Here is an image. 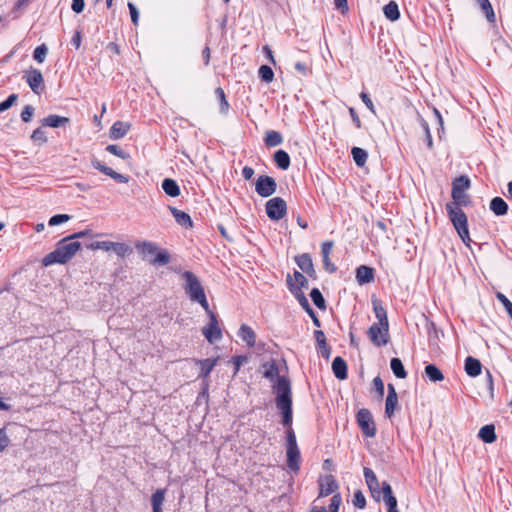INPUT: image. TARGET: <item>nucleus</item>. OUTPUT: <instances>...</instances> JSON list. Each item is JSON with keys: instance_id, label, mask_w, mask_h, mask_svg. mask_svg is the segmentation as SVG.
<instances>
[{"instance_id": "nucleus-1", "label": "nucleus", "mask_w": 512, "mask_h": 512, "mask_svg": "<svg viewBox=\"0 0 512 512\" xmlns=\"http://www.w3.org/2000/svg\"><path fill=\"white\" fill-rule=\"evenodd\" d=\"M275 404L282 415V424L286 429V456L287 466L291 471L297 472L300 469V450L297 445L296 435L293 430V411H292V390L291 383L280 378L275 386Z\"/></svg>"}, {"instance_id": "nucleus-2", "label": "nucleus", "mask_w": 512, "mask_h": 512, "mask_svg": "<svg viewBox=\"0 0 512 512\" xmlns=\"http://www.w3.org/2000/svg\"><path fill=\"white\" fill-rule=\"evenodd\" d=\"M80 248L81 243L79 241H73L66 236L56 244V248L52 252L43 257L42 265L48 267L53 264H66Z\"/></svg>"}, {"instance_id": "nucleus-3", "label": "nucleus", "mask_w": 512, "mask_h": 512, "mask_svg": "<svg viewBox=\"0 0 512 512\" xmlns=\"http://www.w3.org/2000/svg\"><path fill=\"white\" fill-rule=\"evenodd\" d=\"M181 277L184 280L183 289L189 299L192 302L199 303L205 311H208L209 303L198 277L191 271L183 272Z\"/></svg>"}, {"instance_id": "nucleus-4", "label": "nucleus", "mask_w": 512, "mask_h": 512, "mask_svg": "<svg viewBox=\"0 0 512 512\" xmlns=\"http://www.w3.org/2000/svg\"><path fill=\"white\" fill-rule=\"evenodd\" d=\"M446 211L448 217L453 224L455 230L457 231L461 240L468 245L470 241V235L468 230V220L465 212L461 209V207H457V204L447 203Z\"/></svg>"}, {"instance_id": "nucleus-5", "label": "nucleus", "mask_w": 512, "mask_h": 512, "mask_svg": "<svg viewBox=\"0 0 512 512\" xmlns=\"http://www.w3.org/2000/svg\"><path fill=\"white\" fill-rule=\"evenodd\" d=\"M137 251L145 258L153 256V259H148L149 263L154 266H164L170 262V254L165 249H159L157 245L151 241H139L135 245Z\"/></svg>"}, {"instance_id": "nucleus-6", "label": "nucleus", "mask_w": 512, "mask_h": 512, "mask_svg": "<svg viewBox=\"0 0 512 512\" xmlns=\"http://www.w3.org/2000/svg\"><path fill=\"white\" fill-rule=\"evenodd\" d=\"M470 187V179L465 176L461 175L457 178H455L452 182V192L451 196L453 198L454 204H457V207H460L461 205H467L468 203V197L465 194V191Z\"/></svg>"}, {"instance_id": "nucleus-7", "label": "nucleus", "mask_w": 512, "mask_h": 512, "mask_svg": "<svg viewBox=\"0 0 512 512\" xmlns=\"http://www.w3.org/2000/svg\"><path fill=\"white\" fill-rule=\"evenodd\" d=\"M356 421L364 436L369 438L375 437L377 428L373 416L368 409H360L356 414Z\"/></svg>"}, {"instance_id": "nucleus-8", "label": "nucleus", "mask_w": 512, "mask_h": 512, "mask_svg": "<svg viewBox=\"0 0 512 512\" xmlns=\"http://www.w3.org/2000/svg\"><path fill=\"white\" fill-rule=\"evenodd\" d=\"M209 317V323L202 328V333L206 340L213 344L222 339V332L219 327V322L216 314L211 311L210 307H208V311H205Z\"/></svg>"}, {"instance_id": "nucleus-9", "label": "nucleus", "mask_w": 512, "mask_h": 512, "mask_svg": "<svg viewBox=\"0 0 512 512\" xmlns=\"http://www.w3.org/2000/svg\"><path fill=\"white\" fill-rule=\"evenodd\" d=\"M367 335L374 346H385L388 344L390 339L389 325L374 323L369 327Z\"/></svg>"}, {"instance_id": "nucleus-10", "label": "nucleus", "mask_w": 512, "mask_h": 512, "mask_svg": "<svg viewBox=\"0 0 512 512\" xmlns=\"http://www.w3.org/2000/svg\"><path fill=\"white\" fill-rule=\"evenodd\" d=\"M266 214L272 221L281 220L287 213L286 201L281 197L269 199L265 204Z\"/></svg>"}, {"instance_id": "nucleus-11", "label": "nucleus", "mask_w": 512, "mask_h": 512, "mask_svg": "<svg viewBox=\"0 0 512 512\" xmlns=\"http://www.w3.org/2000/svg\"><path fill=\"white\" fill-rule=\"evenodd\" d=\"M277 183L276 180L268 175H260L255 182V191L256 193L263 197L267 198L273 195L276 192Z\"/></svg>"}, {"instance_id": "nucleus-12", "label": "nucleus", "mask_w": 512, "mask_h": 512, "mask_svg": "<svg viewBox=\"0 0 512 512\" xmlns=\"http://www.w3.org/2000/svg\"><path fill=\"white\" fill-rule=\"evenodd\" d=\"M363 474H364L365 482L369 488V491H370L372 497L376 501H380V494H381L380 483L377 479L376 474L374 473V471L371 468H368V467H365L363 469Z\"/></svg>"}, {"instance_id": "nucleus-13", "label": "nucleus", "mask_w": 512, "mask_h": 512, "mask_svg": "<svg viewBox=\"0 0 512 512\" xmlns=\"http://www.w3.org/2000/svg\"><path fill=\"white\" fill-rule=\"evenodd\" d=\"M24 78L34 93L39 94L41 92L44 80L40 70L31 68L25 72Z\"/></svg>"}, {"instance_id": "nucleus-14", "label": "nucleus", "mask_w": 512, "mask_h": 512, "mask_svg": "<svg viewBox=\"0 0 512 512\" xmlns=\"http://www.w3.org/2000/svg\"><path fill=\"white\" fill-rule=\"evenodd\" d=\"M287 286L289 291L295 296L298 300L300 306L305 310V312L309 315L314 312L312 307L310 306L308 299L305 294L300 290V287H296L290 275L287 276Z\"/></svg>"}, {"instance_id": "nucleus-15", "label": "nucleus", "mask_w": 512, "mask_h": 512, "mask_svg": "<svg viewBox=\"0 0 512 512\" xmlns=\"http://www.w3.org/2000/svg\"><path fill=\"white\" fill-rule=\"evenodd\" d=\"M91 165L95 169H97L100 172H102L103 174L111 177L112 179H114L118 183H128V181H129V177L128 176H126L124 174H120V173L114 171L112 168L106 166L105 164H103L101 161H99L96 158L91 160Z\"/></svg>"}, {"instance_id": "nucleus-16", "label": "nucleus", "mask_w": 512, "mask_h": 512, "mask_svg": "<svg viewBox=\"0 0 512 512\" xmlns=\"http://www.w3.org/2000/svg\"><path fill=\"white\" fill-rule=\"evenodd\" d=\"M388 394L385 401V415L391 418L398 407V396L393 384H388Z\"/></svg>"}, {"instance_id": "nucleus-17", "label": "nucleus", "mask_w": 512, "mask_h": 512, "mask_svg": "<svg viewBox=\"0 0 512 512\" xmlns=\"http://www.w3.org/2000/svg\"><path fill=\"white\" fill-rule=\"evenodd\" d=\"M320 491L319 497H326L338 490V483L333 475H326L319 481Z\"/></svg>"}, {"instance_id": "nucleus-18", "label": "nucleus", "mask_w": 512, "mask_h": 512, "mask_svg": "<svg viewBox=\"0 0 512 512\" xmlns=\"http://www.w3.org/2000/svg\"><path fill=\"white\" fill-rule=\"evenodd\" d=\"M381 489L383 493V499L388 507V512H399L397 508V499L393 495L392 487L388 482H382Z\"/></svg>"}, {"instance_id": "nucleus-19", "label": "nucleus", "mask_w": 512, "mask_h": 512, "mask_svg": "<svg viewBox=\"0 0 512 512\" xmlns=\"http://www.w3.org/2000/svg\"><path fill=\"white\" fill-rule=\"evenodd\" d=\"M298 267L310 277H315L316 271L312 262V258L308 253H303L295 257Z\"/></svg>"}, {"instance_id": "nucleus-20", "label": "nucleus", "mask_w": 512, "mask_h": 512, "mask_svg": "<svg viewBox=\"0 0 512 512\" xmlns=\"http://www.w3.org/2000/svg\"><path fill=\"white\" fill-rule=\"evenodd\" d=\"M263 367L265 368V370L263 372V377H265L266 379H268L270 381H274L276 379V382L273 385L274 393H275V386L277 385L280 378H285L290 382L288 377L279 376V369H278L277 364L274 361L264 364Z\"/></svg>"}, {"instance_id": "nucleus-21", "label": "nucleus", "mask_w": 512, "mask_h": 512, "mask_svg": "<svg viewBox=\"0 0 512 512\" xmlns=\"http://www.w3.org/2000/svg\"><path fill=\"white\" fill-rule=\"evenodd\" d=\"M356 280L360 285L371 283L374 280V269L366 265H360L356 269Z\"/></svg>"}, {"instance_id": "nucleus-22", "label": "nucleus", "mask_w": 512, "mask_h": 512, "mask_svg": "<svg viewBox=\"0 0 512 512\" xmlns=\"http://www.w3.org/2000/svg\"><path fill=\"white\" fill-rule=\"evenodd\" d=\"M332 371L334 376L339 380H345L347 378V364L342 357L337 356L334 358L332 362Z\"/></svg>"}, {"instance_id": "nucleus-23", "label": "nucleus", "mask_w": 512, "mask_h": 512, "mask_svg": "<svg viewBox=\"0 0 512 512\" xmlns=\"http://www.w3.org/2000/svg\"><path fill=\"white\" fill-rule=\"evenodd\" d=\"M238 336L248 347H254L256 343V333L247 324H242L238 331Z\"/></svg>"}, {"instance_id": "nucleus-24", "label": "nucleus", "mask_w": 512, "mask_h": 512, "mask_svg": "<svg viewBox=\"0 0 512 512\" xmlns=\"http://www.w3.org/2000/svg\"><path fill=\"white\" fill-rule=\"evenodd\" d=\"M130 130V124L122 121H116L110 128V138L118 140L123 138Z\"/></svg>"}, {"instance_id": "nucleus-25", "label": "nucleus", "mask_w": 512, "mask_h": 512, "mask_svg": "<svg viewBox=\"0 0 512 512\" xmlns=\"http://www.w3.org/2000/svg\"><path fill=\"white\" fill-rule=\"evenodd\" d=\"M43 126L58 128L61 126H65L70 123V119L68 117L59 116L56 114H50L47 117L41 120Z\"/></svg>"}, {"instance_id": "nucleus-26", "label": "nucleus", "mask_w": 512, "mask_h": 512, "mask_svg": "<svg viewBox=\"0 0 512 512\" xmlns=\"http://www.w3.org/2000/svg\"><path fill=\"white\" fill-rule=\"evenodd\" d=\"M168 209L170 210V212L172 213L173 217L175 218L176 222L179 225L185 228H191L193 226L192 219L188 213L178 210L173 206H168Z\"/></svg>"}, {"instance_id": "nucleus-27", "label": "nucleus", "mask_w": 512, "mask_h": 512, "mask_svg": "<svg viewBox=\"0 0 512 512\" xmlns=\"http://www.w3.org/2000/svg\"><path fill=\"white\" fill-rule=\"evenodd\" d=\"M478 437L486 444H491L496 441L497 436L495 433V426L487 424L480 428Z\"/></svg>"}, {"instance_id": "nucleus-28", "label": "nucleus", "mask_w": 512, "mask_h": 512, "mask_svg": "<svg viewBox=\"0 0 512 512\" xmlns=\"http://www.w3.org/2000/svg\"><path fill=\"white\" fill-rule=\"evenodd\" d=\"M490 210L496 215V216H504L508 212V205L501 197H494L490 201L489 205Z\"/></svg>"}, {"instance_id": "nucleus-29", "label": "nucleus", "mask_w": 512, "mask_h": 512, "mask_svg": "<svg viewBox=\"0 0 512 512\" xmlns=\"http://www.w3.org/2000/svg\"><path fill=\"white\" fill-rule=\"evenodd\" d=\"M465 372L471 376V377H476L478 375H480L481 373V370H482V364L481 362L474 358V357H467L466 360H465Z\"/></svg>"}, {"instance_id": "nucleus-30", "label": "nucleus", "mask_w": 512, "mask_h": 512, "mask_svg": "<svg viewBox=\"0 0 512 512\" xmlns=\"http://www.w3.org/2000/svg\"><path fill=\"white\" fill-rule=\"evenodd\" d=\"M161 187L163 191L170 197H177L180 195V187L174 179L165 178L162 181Z\"/></svg>"}, {"instance_id": "nucleus-31", "label": "nucleus", "mask_w": 512, "mask_h": 512, "mask_svg": "<svg viewBox=\"0 0 512 512\" xmlns=\"http://www.w3.org/2000/svg\"><path fill=\"white\" fill-rule=\"evenodd\" d=\"M373 311L378 320L377 324L389 325L386 309L378 299L372 300Z\"/></svg>"}, {"instance_id": "nucleus-32", "label": "nucleus", "mask_w": 512, "mask_h": 512, "mask_svg": "<svg viewBox=\"0 0 512 512\" xmlns=\"http://www.w3.org/2000/svg\"><path fill=\"white\" fill-rule=\"evenodd\" d=\"M383 13L390 21H396L400 18V11L398 4L395 1H390L383 7Z\"/></svg>"}, {"instance_id": "nucleus-33", "label": "nucleus", "mask_w": 512, "mask_h": 512, "mask_svg": "<svg viewBox=\"0 0 512 512\" xmlns=\"http://www.w3.org/2000/svg\"><path fill=\"white\" fill-rule=\"evenodd\" d=\"M426 377L432 382H439L444 379L441 370L435 364H428L424 369Z\"/></svg>"}, {"instance_id": "nucleus-34", "label": "nucleus", "mask_w": 512, "mask_h": 512, "mask_svg": "<svg viewBox=\"0 0 512 512\" xmlns=\"http://www.w3.org/2000/svg\"><path fill=\"white\" fill-rule=\"evenodd\" d=\"M274 162L278 168L287 170L290 166V156L286 151L278 150L274 153Z\"/></svg>"}, {"instance_id": "nucleus-35", "label": "nucleus", "mask_w": 512, "mask_h": 512, "mask_svg": "<svg viewBox=\"0 0 512 512\" xmlns=\"http://www.w3.org/2000/svg\"><path fill=\"white\" fill-rule=\"evenodd\" d=\"M390 368L397 378L405 379L407 377V372L400 358H392L390 360Z\"/></svg>"}, {"instance_id": "nucleus-36", "label": "nucleus", "mask_w": 512, "mask_h": 512, "mask_svg": "<svg viewBox=\"0 0 512 512\" xmlns=\"http://www.w3.org/2000/svg\"><path fill=\"white\" fill-rule=\"evenodd\" d=\"M478 5L480 6L481 10L485 14L488 22L495 23L496 22V16L494 13V9L490 3L489 0H476Z\"/></svg>"}, {"instance_id": "nucleus-37", "label": "nucleus", "mask_w": 512, "mask_h": 512, "mask_svg": "<svg viewBox=\"0 0 512 512\" xmlns=\"http://www.w3.org/2000/svg\"><path fill=\"white\" fill-rule=\"evenodd\" d=\"M264 141H265V144L267 147H276V146L282 144L283 137L279 132L274 131V130H269L266 132Z\"/></svg>"}, {"instance_id": "nucleus-38", "label": "nucleus", "mask_w": 512, "mask_h": 512, "mask_svg": "<svg viewBox=\"0 0 512 512\" xmlns=\"http://www.w3.org/2000/svg\"><path fill=\"white\" fill-rule=\"evenodd\" d=\"M351 154L354 162L358 167H363L366 164L368 154L364 149L360 147H353L351 150Z\"/></svg>"}, {"instance_id": "nucleus-39", "label": "nucleus", "mask_w": 512, "mask_h": 512, "mask_svg": "<svg viewBox=\"0 0 512 512\" xmlns=\"http://www.w3.org/2000/svg\"><path fill=\"white\" fill-rule=\"evenodd\" d=\"M216 363H217V359L207 358V359L200 360L199 361V364L201 367L200 376L204 377V378L208 377L209 374L211 373V371L213 370V368L215 367Z\"/></svg>"}, {"instance_id": "nucleus-40", "label": "nucleus", "mask_w": 512, "mask_h": 512, "mask_svg": "<svg viewBox=\"0 0 512 512\" xmlns=\"http://www.w3.org/2000/svg\"><path fill=\"white\" fill-rule=\"evenodd\" d=\"M310 297H311V299H312V301H313V303L315 304L316 307H318L321 310L326 309L325 299H324L322 293L320 292V290L318 288H313L311 290Z\"/></svg>"}, {"instance_id": "nucleus-41", "label": "nucleus", "mask_w": 512, "mask_h": 512, "mask_svg": "<svg viewBox=\"0 0 512 512\" xmlns=\"http://www.w3.org/2000/svg\"><path fill=\"white\" fill-rule=\"evenodd\" d=\"M215 96L219 100L220 103V113L226 114L229 110V103L226 100L225 92L221 87H217L215 89Z\"/></svg>"}, {"instance_id": "nucleus-42", "label": "nucleus", "mask_w": 512, "mask_h": 512, "mask_svg": "<svg viewBox=\"0 0 512 512\" xmlns=\"http://www.w3.org/2000/svg\"><path fill=\"white\" fill-rule=\"evenodd\" d=\"M112 251L123 258L132 253V248L126 243L113 242Z\"/></svg>"}, {"instance_id": "nucleus-43", "label": "nucleus", "mask_w": 512, "mask_h": 512, "mask_svg": "<svg viewBox=\"0 0 512 512\" xmlns=\"http://www.w3.org/2000/svg\"><path fill=\"white\" fill-rule=\"evenodd\" d=\"M258 75L259 78L265 83H270L274 79V72L268 65H261L258 70Z\"/></svg>"}, {"instance_id": "nucleus-44", "label": "nucleus", "mask_w": 512, "mask_h": 512, "mask_svg": "<svg viewBox=\"0 0 512 512\" xmlns=\"http://www.w3.org/2000/svg\"><path fill=\"white\" fill-rule=\"evenodd\" d=\"M165 499V490L159 489L152 494L151 504L152 509H160Z\"/></svg>"}, {"instance_id": "nucleus-45", "label": "nucleus", "mask_w": 512, "mask_h": 512, "mask_svg": "<svg viewBox=\"0 0 512 512\" xmlns=\"http://www.w3.org/2000/svg\"><path fill=\"white\" fill-rule=\"evenodd\" d=\"M48 48L45 44L37 46L33 52V58L38 63H43L46 59Z\"/></svg>"}, {"instance_id": "nucleus-46", "label": "nucleus", "mask_w": 512, "mask_h": 512, "mask_svg": "<svg viewBox=\"0 0 512 512\" xmlns=\"http://www.w3.org/2000/svg\"><path fill=\"white\" fill-rule=\"evenodd\" d=\"M112 245L113 242L111 241H98L87 245V248L90 250L102 249L104 251H112Z\"/></svg>"}, {"instance_id": "nucleus-47", "label": "nucleus", "mask_w": 512, "mask_h": 512, "mask_svg": "<svg viewBox=\"0 0 512 512\" xmlns=\"http://www.w3.org/2000/svg\"><path fill=\"white\" fill-rule=\"evenodd\" d=\"M31 139L40 145H43L48 141L45 131L41 128H37L32 132Z\"/></svg>"}, {"instance_id": "nucleus-48", "label": "nucleus", "mask_w": 512, "mask_h": 512, "mask_svg": "<svg viewBox=\"0 0 512 512\" xmlns=\"http://www.w3.org/2000/svg\"><path fill=\"white\" fill-rule=\"evenodd\" d=\"M352 502L353 505L359 509H364L366 507V498L360 490L354 492Z\"/></svg>"}, {"instance_id": "nucleus-49", "label": "nucleus", "mask_w": 512, "mask_h": 512, "mask_svg": "<svg viewBox=\"0 0 512 512\" xmlns=\"http://www.w3.org/2000/svg\"><path fill=\"white\" fill-rule=\"evenodd\" d=\"M496 298L504 306L506 312L508 313L510 319L512 320V302L501 292H498L496 294Z\"/></svg>"}, {"instance_id": "nucleus-50", "label": "nucleus", "mask_w": 512, "mask_h": 512, "mask_svg": "<svg viewBox=\"0 0 512 512\" xmlns=\"http://www.w3.org/2000/svg\"><path fill=\"white\" fill-rule=\"evenodd\" d=\"M106 150L109 153H111L121 159H127L129 157V155L118 145L110 144L106 147Z\"/></svg>"}, {"instance_id": "nucleus-51", "label": "nucleus", "mask_w": 512, "mask_h": 512, "mask_svg": "<svg viewBox=\"0 0 512 512\" xmlns=\"http://www.w3.org/2000/svg\"><path fill=\"white\" fill-rule=\"evenodd\" d=\"M70 220V216L68 214H56V215H53L49 221H48V225L49 226H56V225H60L62 223H65L67 221Z\"/></svg>"}, {"instance_id": "nucleus-52", "label": "nucleus", "mask_w": 512, "mask_h": 512, "mask_svg": "<svg viewBox=\"0 0 512 512\" xmlns=\"http://www.w3.org/2000/svg\"><path fill=\"white\" fill-rule=\"evenodd\" d=\"M18 95L17 94H11L8 96V98L0 103V113L8 110L13 106V104L17 101Z\"/></svg>"}, {"instance_id": "nucleus-53", "label": "nucleus", "mask_w": 512, "mask_h": 512, "mask_svg": "<svg viewBox=\"0 0 512 512\" xmlns=\"http://www.w3.org/2000/svg\"><path fill=\"white\" fill-rule=\"evenodd\" d=\"M421 127L423 128L424 133H425V140H426L427 146L429 149H432L433 148L432 135H431L430 128H429V125L426 120L421 119Z\"/></svg>"}, {"instance_id": "nucleus-54", "label": "nucleus", "mask_w": 512, "mask_h": 512, "mask_svg": "<svg viewBox=\"0 0 512 512\" xmlns=\"http://www.w3.org/2000/svg\"><path fill=\"white\" fill-rule=\"evenodd\" d=\"M342 503V498L340 493H336L332 496L330 504H329V512H338L339 507Z\"/></svg>"}, {"instance_id": "nucleus-55", "label": "nucleus", "mask_w": 512, "mask_h": 512, "mask_svg": "<svg viewBox=\"0 0 512 512\" xmlns=\"http://www.w3.org/2000/svg\"><path fill=\"white\" fill-rule=\"evenodd\" d=\"M294 279H295V285L296 287H300V290L302 291V288L308 287V280L307 278L300 273L299 271L294 272Z\"/></svg>"}, {"instance_id": "nucleus-56", "label": "nucleus", "mask_w": 512, "mask_h": 512, "mask_svg": "<svg viewBox=\"0 0 512 512\" xmlns=\"http://www.w3.org/2000/svg\"><path fill=\"white\" fill-rule=\"evenodd\" d=\"M34 114V108L31 105H26L21 112V119L23 122L28 123L31 121Z\"/></svg>"}, {"instance_id": "nucleus-57", "label": "nucleus", "mask_w": 512, "mask_h": 512, "mask_svg": "<svg viewBox=\"0 0 512 512\" xmlns=\"http://www.w3.org/2000/svg\"><path fill=\"white\" fill-rule=\"evenodd\" d=\"M314 337L318 348H325L327 345L326 336L322 330H315Z\"/></svg>"}, {"instance_id": "nucleus-58", "label": "nucleus", "mask_w": 512, "mask_h": 512, "mask_svg": "<svg viewBox=\"0 0 512 512\" xmlns=\"http://www.w3.org/2000/svg\"><path fill=\"white\" fill-rule=\"evenodd\" d=\"M128 8H129V11H130L132 23L134 25H137L138 24V20H139V11H138V9L131 2L128 3Z\"/></svg>"}, {"instance_id": "nucleus-59", "label": "nucleus", "mask_w": 512, "mask_h": 512, "mask_svg": "<svg viewBox=\"0 0 512 512\" xmlns=\"http://www.w3.org/2000/svg\"><path fill=\"white\" fill-rule=\"evenodd\" d=\"M373 385L375 391L379 394L380 397H382L384 395V383L379 376L374 378Z\"/></svg>"}, {"instance_id": "nucleus-60", "label": "nucleus", "mask_w": 512, "mask_h": 512, "mask_svg": "<svg viewBox=\"0 0 512 512\" xmlns=\"http://www.w3.org/2000/svg\"><path fill=\"white\" fill-rule=\"evenodd\" d=\"M332 247H333L332 241H326V242L322 243V245H321L322 258H327L330 255Z\"/></svg>"}, {"instance_id": "nucleus-61", "label": "nucleus", "mask_w": 512, "mask_h": 512, "mask_svg": "<svg viewBox=\"0 0 512 512\" xmlns=\"http://www.w3.org/2000/svg\"><path fill=\"white\" fill-rule=\"evenodd\" d=\"M91 235H92V230L86 229L83 231L73 233V234L69 235L68 237L73 241H77V239L84 238V237L91 236Z\"/></svg>"}, {"instance_id": "nucleus-62", "label": "nucleus", "mask_w": 512, "mask_h": 512, "mask_svg": "<svg viewBox=\"0 0 512 512\" xmlns=\"http://www.w3.org/2000/svg\"><path fill=\"white\" fill-rule=\"evenodd\" d=\"M9 444V438L4 428L0 429V452L3 451Z\"/></svg>"}, {"instance_id": "nucleus-63", "label": "nucleus", "mask_w": 512, "mask_h": 512, "mask_svg": "<svg viewBox=\"0 0 512 512\" xmlns=\"http://www.w3.org/2000/svg\"><path fill=\"white\" fill-rule=\"evenodd\" d=\"M360 98L362 99L363 103L366 105V107L373 113H375V108H374V104L372 102V100L370 99V97L368 96V94H366L365 92H362L360 94Z\"/></svg>"}, {"instance_id": "nucleus-64", "label": "nucleus", "mask_w": 512, "mask_h": 512, "mask_svg": "<svg viewBox=\"0 0 512 512\" xmlns=\"http://www.w3.org/2000/svg\"><path fill=\"white\" fill-rule=\"evenodd\" d=\"M84 7H85L84 0H73L72 1L71 8L75 13H77V14L81 13L84 10Z\"/></svg>"}]
</instances>
